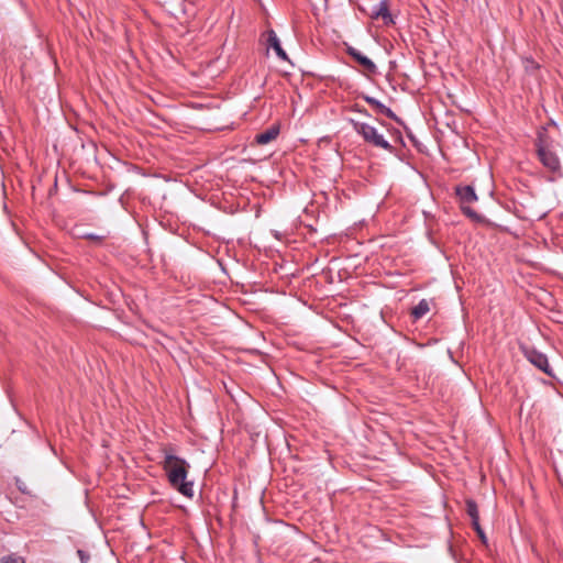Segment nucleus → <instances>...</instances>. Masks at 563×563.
I'll use <instances>...</instances> for the list:
<instances>
[{
  "instance_id": "f257e3e1",
  "label": "nucleus",
  "mask_w": 563,
  "mask_h": 563,
  "mask_svg": "<svg viewBox=\"0 0 563 563\" xmlns=\"http://www.w3.org/2000/svg\"><path fill=\"white\" fill-rule=\"evenodd\" d=\"M164 467L168 474L172 485L184 496L189 498L192 497L194 484L186 481L188 468L187 462L170 453H166Z\"/></svg>"
},
{
  "instance_id": "f03ea898",
  "label": "nucleus",
  "mask_w": 563,
  "mask_h": 563,
  "mask_svg": "<svg viewBox=\"0 0 563 563\" xmlns=\"http://www.w3.org/2000/svg\"><path fill=\"white\" fill-rule=\"evenodd\" d=\"M558 142L554 140L549 128H542L538 133L537 151L540 162L549 170L556 172L560 168V159L553 151Z\"/></svg>"
},
{
  "instance_id": "7ed1b4c3",
  "label": "nucleus",
  "mask_w": 563,
  "mask_h": 563,
  "mask_svg": "<svg viewBox=\"0 0 563 563\" xmlns=\"http://www.w3.org/2000/svg\"><path fill=\"white\" fill-rule=\"evenodd\" d=\"M353 126L363 136L365 142L383 150H390V144L373 125L364 122H353Z\"/></svg>"
},
{
  "instance_id": "20e7f679",
  "label": "nucleus",
  "mask_w": 563,
  "mask_h": 563,
  "mask_svg": "<svg viewBox=\"0 0 563 563\" xmlns=\"http://www.w3.org/2000/svg\"><path fill=\"white\" fill-rule=\"evenodd\" d=\"M460 197L463 212L472 219H479L478 214L472 210L468 205L477 200V196L471 186L460 187L456 189Z\"/></svg>"
},
{
  "instance_id": "39448f33",
  "label": "nucleus",
  "mask_w": 563,
  "mask_h": 563,
  "mask_svg": "<svg viewBox=\"0 0 563 563\" xmlns=\"http://www.w3.org/2000/svg\"><path fill=\"white\" fill-rule=\"evenodd\" d=\"M527 358L529 362H531L534 366L547 373L548 375L552 376V371L549 366V362L545 355L542 353H539L537 351H528L527 352Z\"/></svg>"
},
{
  "instance_id": "423d86ee",
  "label": "nucleus",
  "mask_w": 563,
  "mask_h": 563,
  "mask_svg": "<svg viewBox=\"0 0 563 563\" xmlns=\"http://www.w3.org/2000/svg\"><path fill=\"white\" fill-rule=\"evenodd\" d=\"M279 132H280L279 124H274V125L269 126L266 131L257 134L255 136V142L258 145H266V144L271 143L272 141H274L278 136Z\"/></svg>"
},
{
  "instance_id": "0eeeda50",
  "label": "nucleus",
  "mask_w": 563,
  "mask_h": 563,
  "mask_svg": "<svg viewBox=\"0 0 563 563\" xmlns=\"http://www.w3.org/2000/svg\"><path fill=\"white\" fill-rule=\"evenodd\" d=\"M349 53L366 71L374 73L376 70L375 64L356 48L350 47Z\"/></svg>"
},
{
  "instance_id": "6e6552de",
  "label": "nucleus",
  "mask_w": 563,
  "mask_h": 563,
  "mask_svg": "<svg viewBox=\"0 0 563 563\" xmlns=\"http://www.w3.org/2000/svg\"><path fill=\"white\" fill-rule=\"evenodd\" d=\"M431 301L422 299L412 310L411 314L415 319H420L430 311Z\"/></svg>"
},
{
  "instance_id": "1a4fd4ad",
  "label": "nucleus",
  "mask_w": 563,
  "mask_h": 563,
  "mask_svg": "<svg viewBox=\"0 0 563 563\" xmlns=\"http://www.w3.org/2000/svg\"><path fill=\"white\" fill-rule=\"evenodd\" d=\"M268 42H269V45L274 48V51L280 58L287 59V55H286L285 51L282 48L279 40H278L277 35L275 34V32H273V31L269 32Z\"/></svg>"
},
{
  "instance_id": "9d476101",
  "label": "nucleus",
  "mask_w": 563,
  "mask_h": 563,
  "mask_svg": "<svg viewBox=\"0 0 563 563\" xmlns=\"http://www.w3.org/2000/svg\"><path fill=\"white\" fill-rule=\"evenodd\" d=\"M467 514L472 518L473 527H477L479 522L477 506L473 500L466 501Z\"/></svg>"
},
{
  "instance_id": "9b49d317",
  "label": "nucleus",
  "mask_w": 563,
  "mask_h": 563,
  "mask_svg": "<svg viewBox=\"0 0 563 563\" xmlns=\"http://www.w3.org/2000/svg\"><path fill=\"white\" fill-rule=\"evenodd\" d=\"M366 101L368 103H371L372 106H374L379 112L393 118L394 117V113L391 112L390 109L386 108L383 103H380L378 100L374 99V98H369L367 97L366 98Z\"/></svg>"
},
{
  "instance_id": "f8f14e48",
  "label": "nucleus",
  "mask_w": 563,
  "mask_h": 563,
  "mask_svg": "<svg viewBox=\"0 0 563 563\" xmlns=\"http://www.w3.org/2000/svg\"><path fill=\"white\" fill-rule=\"evenodd\" d=\"M374 15L376 18L382 16L387 23L391 22V18L388 13V9L385 2L379 3L378 9L374 12Z\"/></svg>"
},
{
  "instance_id": "ddd939ff",
  "label": "nucleus",
  "mask_w": 563,
  "mask_h": 563,
  "mask_svg": "<svg viewBox=\"0 0 563 563\" xmlns=\"http://www.w3.org/2000/svg\"><path fill=\"white\" fill-rule=\"evenodd\" d=\"M1 563H25L24 559L19 556V555H15V554H10V555H5L1 559Z\"/></svg>"
},
{
  "instance_id": "4468645a",
  "label": "nucleus",
  "mask_w": 563,
  "mask_h": 563,
  "mask_svg": "<svg viewBox=\"0 0 563 563\" xmlns=\"http://www.w3.org/2000/svg\"><path fill=\"white\" fill-rule=\"evenodd\" d=\"M474 529L476 530L478 537L482 539L483 542H486V537L479 526V522L477 523V527H474Z\"/></svg>"
},
{
  "instance_id": "2eb2a0df",
  "label": "nucleus",
  "mask_w": 563,
  "mask_h": 563,
  "mask_svg": "<svg viewBox=\"0 0 563 563\" xmlns=\"http://www.w3.org/2000/svg\"><path fill=\"white\" fill-rule=\"evenodd\" d=\"M80 558H81L82 563H85L86 555H82Z\"/></svg>"
}]
</instances>
